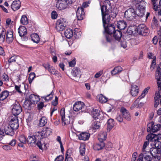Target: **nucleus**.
I'll return each mask as SVG.
<instances>
[{
  "label": "nucleus",
  "instance_id": "f257e3e1",
  "mask_svg": "<svg viewBox=\"0 0 161 161\" xmlns=\"http://www.w3.org/2000/svg\"><path fill=\"white\" fill-rule=\"evenodd\" d=\"M111 8L110 3L108 1L105 2L101 7L103 25L105 31L107 33L105 36L107 41L109 42H112L113 41L111 34L115 31L114 25L112 24H108L110 20L109 13Z\"/></svg>",
  "mask_w": 161,
  "mask_h": 161
},
{
  "label": "nucleus",
  "instance_id": "f03ea898",
  "mask_svg": "<svg viewBox=\"0 0 161 161\" xmlns=\"http://www.w3.org/2000/svg\"><path fill=\"white\" fill-rule=\"evenodd\" d=\"M135 6L136 10L133 8H130L125 12L124 16L127 19L131 20L137 16L142 17L144 15L145 7L142 5V3H137Z\"/></svg>",
  "mask_w": 161,
  "mask_h": 161
},
{
  "label": "nucleus",
  "instance_id": "7ed1b4c3",
  "mask_svg": "<svg viewBox=\"0 0 161 161\" xmlns=\"http://www.w3.org/2000/svg\"><path fill=\"white\" fill-rule=\"evenodd\" d=\"M37 132L35 133L33 135L29 136L27 138V143L31 146H34L36 145L39 148L42 150V147L41 142V139Z\"/></svg>",
  "mask_w": 161,
  "mask_h": 161
},
{
  "label": "nucleus",
  "instance_id": "20e7f679",
  "mask_svg": "<svg viewBox=\"0 0 161 161\" xmlns=\"http://www.w3.org/2000/svg\"><path fill=\"white\" fill-rule=\"evenodd\" d=\"M52 132V129L48 127H45L43 128L42 130L38 131L40 139L41 140L44 138H47L51 135Z\"/></svg>",
  "mask_w": 161,
  "mask_h": 161
},
{
  "label": "nucleus",
  "instance_id": "39448f33",
  "mask_svg": "<svg viewBox=\"0 0 161 161\" xmlns=\"http://www.w3.org/2000/svg\"><path fill=\"white\" fill-rule=\"evenodd\" d=\"M74 24L75 26H74V25L72 27L73 29H71V32L72 33L71 35H72V37L73 36L75 38L78 39L81 36V33L80 32V29L78 28H75L76 27V25H77V20H74V21L73 22V24Z\"/></svg>",
  "mask_w": 161,
  "mask_h": 161
},
{
  "label": "nucleus",
  "instance_id": "423d86ee",
  "mask_svg": "<svg viewBox=\"0 0 161 161\" xmlns=\"http://www.w3.org/2000/svg\"><path fill=\"white\" fill-rule=\"evenodd\" d=\"M68 22L63 19H58L56 23V29L58 31H63L67 25Z\"/></svg>",
  "mask_w": 161,
  "mask_h": 161
},
{
  "label": "nucleus",
  "instance_id": "0eeeda50",
  "mask_svg": "<svg viewBox=\"0 0 161 161\" xmlns=\"http://www.w3.org/2000/svg\"><path fill=\"white\" fill-rule=\"evenodd\" d=\"M161 128V125H154L153 122H149L147 125V131L148 132H155L159 130Z\"/></svg>",
  "mask_w": 161,
  "mask_h": 161
},
{
  "label": "nucleus",
  "instance_id": "6e6552de",
  "mask_svg": "<svg viewBox=\"0 0 161 161\" xmlns=\"http://www.w3.org/2000/svg\"><path fill=\"white\" fill-rule=\"evenodd\" d=\"M11 108L12 113L14 116L19 115L22 111L21 106L18 102L12 105Z\"/></svg>",
  "mask_w": 161,
  "mask_h": 161
},
{
  "label": "nucleus",
  "instance_id": "1a4fd4ad",
  "mask_svg": "<svg viewBox=\"0 0 161 161\" xmlns=\"http://www.w3.org/2000/svg\"><path fill=\"white\" fill-rule=\"evenodd\" d=\"M137 32L140 35L145 36L148 33V28L144 24L139 25L137 28Z\"/></svg>",
  "mask_w": 161,
  "mask_h": 161
},
{
  "label": "nucleus",
  "instance_id": "9d476101",
  "mask_svg": "<svg viewBox=\"0 0 161 161\" xmlns=\"http://www.w3.org/2000/svg\"><path fill=\"white\" fill-rule=\"evenodd\" d=\"M150 151L151 155L155 158V161H158L160 159V157L157 155L161 153V149L153 147L151 148Z\"/></svg>",
  "mask_w": 161,
  "mask_h": 161
},
{
  "label": "nucleus",
  "instance_id": "9b49d317",
  "mask_svg": "<svg viewBox=\"0 0 161 161\" xmlns=\"http://www.w3.org/2000/svg\"><path fill=\"white\" fill-rule=\"evenodd\" d=\"M9 123V125L14 130L18 128L19 125L18 123V119L17 116H14V117L11 119Z\"/></svg>",
  "mask_w": 161,
  "mask_h": 161
},
{
  "label": "nucleus",
  "instance_id": "f8f14e48",
  "mask_svg": "<svg viewBox=\"0 0 161 161\" xmlns=\"http://www.w3.org/2000/svg\"><path fill=\"white\" fill-rule=\"evenodd\" d=\"M6 40L8 43L12 42L14 40L13 31L11 29H8L6 31Z\"/></svg>",
  "mask_w": 161,
  "mask_h": 161
},
{
  "label": "nucleus",
  "instance_id": "ddd939ff",
  "mask_svg": "<svg viewBox=\"0 0 161 161\" xmlns=\"http://www.w3.org/2000/svg\"><path fill=\"white\" fill-rule=\"evenodd\" d=\"M76 17L77 20H82L85 17V12L82 8L79 7L76 12Z\"/></svg>",
  "mask_w": 161,
  "mask_h": 161
},
{
  "label": "nucleus",
  "instance_id": "4468645a",
  "mask_svg": "<svg viewBox=\"0 0 161 161\" xmlns=\"http://www.w3.org/2000/svg\"><path fill=\"white\" fill-rule=\"evenodd\" d=\"M120 112L124 119L128 121L131 120V118L130 114L125 108L124 107H122L121 109Z\"/></svg>",
  "mask_w": 161,
  "mask_h": 161
},
{
  "label": "nucleus",
  "instance_id": "2eb2a0df",
  "mask_svg": "<svg viewBox=\"0 0 161 161\" xmlns=\"http://www.w3.org/2000/svg\"><path fill=\"white\" fill-rule=\"evenodd\" d=\"M3 130L5 133L6 135L12 136L14 133V130L8 124H6L4 125Z\"/></svg>",
  "mask_w": 161,
  "mask_h": 161
},
{
  "label": "nucleus",
  "instance_id": "dca6fc26",
  "mask_svg": "<svg viewBox=\"0 0 161 161\" xmlns=\"http://www.w3.org/2000/svg\"><path fill=\"white\" fill-rule=\"evenodd\" d=\"M84 104L83 102L78 101L73 105V109L75 111H78L82 109L84 107Z\"/></svg>",
  "mask_w": 161,
  "mask_h": 161
},
{
  "label": "nucleus",
  "instance_id": "f3484780",
  "mask_svg": "<svg viewBox=\"0 0 161 161\" xmlns=\"http://www.w3.org/2000/svg\"><path fill=\"white\" fill-rule=\"evenodd\" d=\"M21 6V2L19 0H15L14 1L11 5V7L14 11H16L19 9Z\"/></svg>",
  "mask_w": 161,
  "mask_h": 161
},
{
  "label": "nucleus",
  "instance_id": "a211bd4d",
  "mask_svg": "<svg viewBox=\"0 0 161 161\" xmlns=\"http://www.w3.org/2000/svg\"><path fill=\"white\" fill-rule=\"evenodd\" d=\"M19 140L20 143H19L18 146L21 147H24V144H25L27 142V138H26L25 136L21 135L19 137Z\"/></svg>",
  "mask_w": 161,
  "mask_h": 161
},
{
  "label": "nucleus",
  "instance_id": "6ab92c4d",
  "mask_svg": "<svg viewBox=\"0 0 161 161\" xmlns=\"http://www.w3.org/2000/svg\"><path fill=\"white\" fill-rule=\"evenodd\" d=\"M158 136L153 134H148L146 137L147 139L148 142H152V143L154 142L156 140H158Z\"/></svg>",
  "mask_w": 161,
  "mask_h": 161
},
{
  "label": "nucleus",
  "instance_id": "aec40b11",
  "mask_svg": "<svg viewBox=\"0 0 161 161\" xmlns=\"http://www.w3.org/2000/svg\"><path fill=\"white\" fill-rule=\"evenodd\" d=\"M117 28L120 30H124L127 27L126 22L123 20H120L117 23Z\"/></svg>",
  "mask_w": 161,
  "mask_h": 161
},
{
  "label": "nucleus",
  "instance_id": "412c9836",
  "mask_svg": "<svg viewBox=\"0 0 161 161\" xmlns=\"http://www.w3.org/2000/svg\"><path fill=\"white\" fill-rule=\"evenodd\" d=\"M139 92V88L137 86L133 85L131 86L130 90V93L132 96H136Z\"/></svg>",
  "mask_w": 161,
  "mask_h": 161
},
{
  "label": "nucleus",
  "instance_id": "4be33fe9",
  "mask_svg": "<svg viewBox=\"0 0 161 161\" xmlns=\"http://www.w3.org/2000/svg\"><path fill=\"white\" fill-rule=\"evenodd\" d=\"M127 33L130 35H135L137 32V28L135 26H130L128 28Z\"/></svg>",
  "mask_w": 161,
  "mask_h": 161
},
{
  "label": "nucleus",
  "instance_id": "5701e85b",
  "mask_svg": "<svg viewBox=\"0 0 161 161\" xmlns=\"http://www.w3.org/2000/svg\"><path fill=\"white\" fill-rule=\"evenodd\" d=\"M107 137V134L105 131H101L98 136V139L100 142H103Z\"/></svg>",
  "mask_w": 161,
  "mask_h": 161
},
{
  "label": "nucleus",
  "instance_id": "b1692460",
  "mask_svg": "<svg viewBox=\"0 0 161 161\" xmlns=\"http://www.w3.org/2000/svg\"><path fill=\"white\" fill-rule=\"evenodd\" d=\"M18 31L19 36L21 37L24 36L27 33L26 28L24 26H20L18 29Z\"/></svg>",
  "mask_w": 161,
  "mask_h": 161
},
{
  "label": "nucleus",
  "instance_id": "393cba45",
  "mask_svg": "<svg viewBox=\"0 0 161 161\" xmlns=\"http://www.w3.org/2000/svg\"><path fill=\"white\" fill-rule=\"evenodd\" d=\"M107 130L109 131L114 125V120L112 119H109L107 121Z\"/></svg>",
  "mask_w": 161,
  "mask_h": 161
},
{
  "label": "nucleus",
  "instance_id": "a878e982",
  "mask_svg": "<svg viewBox=\"0 0 161 161\" xmlns=\"http://www.w3.org/2000/svg\"><path fill=\"white\" fill-rule=\"evenodd\" d=\"M160 98L161 99V95L159 93L156 92L155 95L154 99V107L155 108L157 107L159 104Z\"/></svg>",
  "mask_w": 161,
  "mask_h": 161
},
{
  "label": "nucleus",
  "instance_id": "bb28decb",
  "mask_svg": "<svg viewBox=\"0 0 161 161\" xmlns=\"http://www.w3.org/2000/svg\"><path fill=\"white\" fill-rule=\"evenodd\" d=\"M90 136V134L88 133L82 132L80 134L79 138L80 140L86 141L88 139Z\"/></svg>",
  "mask_w": 161,
  "mask_h": 161
},
{
  "label": "nucleus",
  "instance_id": "cd10ccee",
  "mask_svg": "<svg viewBox=\"0 0 161 161\" xmlns=\"http://www.w3.org/2000/svg\"><path fill=\"white\" fill-rule=\"evenodd\" d=\"M105 145V143L103 142H100L99 143L95 144L93 148L94 150H99L102 149Z\"/></svg>",
  "mask_w": 161,
  "mask_h": 161
},
{
  "label": "nucleus",
  "instance_id": "c85d7f7f",
  "mask_svg": "<svg viewBox=\"0 0 161 161\" xmlns=\"http://www.w3.org/2000/svg\"><path fill=\"white\" fill-rule=\"evenodd\" d=\"M80 73V70L76 67L73 68L71 71L72 75L75 77H78L79 76Z\"/></svg>",
  "mask_w": 161,
  "mask_h": 161
},
{
  "label": "nucleus",
  "instance_id": "c756f323",
  "mask_svg": "<svg viewBox=\"0 0 161 161\" xmlns=\"http://www.w3.org/2000/svg\"><path fill=\"white\" fill-rule=\"evenodd\" d=\"M114 37L115 40L118 41L120 40L122 36V32L119 30H116L114 32Z\"/></svg>",
  "mask_w": 161,
  "mask_h": 161
},
{
  "label": "nucleus",
  "instance_id": "7c9ffc66",
  "mask_svg": "<svg viewBox=\"0 0 161 161\" xmlns=\"http://www.w3.org/2000/svg\"><path fill=\"white\" fill-rule=\"evenodd\" d=\"M100 115V111L99 110L93 109L92 112V117L95 119H97Z\"/></svg>",
  "mask_w": 161,
  "mask_h": 161
},
{
  "label": "nucleus",
  "instance_id": "2f4dec72",
  "mask_svg": "<svg viewBox=\"0 0 161 161\" xmlns=\"http://www.w3.org/2000/svg\"><path fill=\"white\" fill-rule=\"evenodd\" d=\"M29 98L31 101L34 102V103L38 102L40 99L38 96H37L33 94L30 95Z\"/></svg>",
  "mask_w": 161,
  "mask_h": 161
},
{
  "label": "nucleus",
  "instance_id": "473e14b6",
  "mask_svg": "<svg viewBox=\"0 0 161 161\" xmlns=\"http://www.w3.org/2000/svg\"><path fill=\"white\" fill-rule=\"evenodd\" d=\"M9 92L6 90L2 92L0 94V100H3L8 96Z\"/></svg>",
  "mask_w": 161,
  "mask_h": 161
},
{
  "label": "nucleus",
  "instance_id": "72a5a7b5",
  "mask_svg": "<svg viewBox=\"0 0 161 161\" xmlns=\"http://www.w3.org/2000/svg\"><path fill=\"white\" fill-rule=\"evenodd\" d=\"M32 40L34 42L38 43L40 41L39 36L36 33H33L31 35Z\"/></svg>",
  "mask_w": 161,
  "mask_h": 161
},
{
  "label": "nucleus",
  "instance_id": "f704fd0d",
  "mask_svg": "<svg viewBox=\"0 0 161 161\" xmlns=\"http://www.w3.org/2000/svg\"><path fill=\"white\" fill-rule=\"evenodd\" d=\"M6 34L5 30L3 28L1 33H0V44L3 43L4 41Z\"/></svg>",
  "mask_w": 161,
  "mask_h": 161
},
{
  "label": "nucleus",
  "instance_id": "c9c22d12",
  "mask_svg": "<svg viewBox=\"0 0 161 161\" xmlns=\"http://www.w3.org/2000/svg\"><path fill=\"white\" fill-rule=\"evenodd\" d=\"M54 94V92L53 91V90L50 94L47 95V96H45L42 97L46 101H48L49 100H52Z\"/></svg>",
  "mask_w": 161,
  "mask_h": 161
},
{
  "label": "nucleus",
  "instance_id": "e433bc0d",
  "mask_svg": "<svg viewBox=\"0 0 161 161\" xmlns=\"http://www.w3.org/2000/svg\"><path fill=\"white\" fill-rule=\"evenodd\" d=\"M20 22L21 24L25 25H27L28 24V20L26 15H23L22 16Z\"/></svg>",
  "mask_w": 161,
  "mask_h": 161
},
{
  "label": "nucleus",
  "instance_id": "4c0bfd02",
  "mask_svg": "<svg viewBox=\"0 0 161 161\" xmlns=\"http://www.w3.org/2000/svg\"><path fill=\"white\" fill-rule=\"evenodd\" d=\"M160 140L159 138L158 140H156V141H154L151 145L153 144L154 146V148H157L158 149H161V143L160 142Z\"/></svg>",
  "mask_w": 161,
  "mask_h": 161
},
{
  "label": "nucleus",
  "instance_id": "58836bf2",
  "mask_svg": "<svg viewBox=\"0 0 161 161\" xmlns=\"http://www.w3.org/2000/svg\"><path fill=\"white\" fill-rule=\"evenodd\" d=\"M47 122V119L45 117H42L39 120V125L41 127L44 126Z\"/></svg>",
  "mask_w": 161,
  "mask_h": 161
},
{
  "label": "nucleus",
  "instance_id": "ea45409f",
  "mask_svg": "<svg viewBox=\"0 0 161 161\" xmlns=\"http://www.w3.org/2000/svg\"><path fill=\"white\" fill-rule=\"evenodd\" d=\"M122 68L119 66L115 67L113 70L111 71V73L113 75H115L120 73L122 70Z\"/></svg>",
  "mask_w": 161,
  "mask_h": 161
},
{
  "label": "nucleus",
  "instance_id": "a19ab883",
  "mask_svg": "<svg viewBox=\"0 0 161 161\" xmlns=\"http://www.w3.org/2000/svg\"><path fill=\"white\" fill-rule=\"evenodd\" d=\"M158 22L157 19L154 17L153 19L151 25L153 29H155V28L158 26Z\"/></svg>",
  "mask_w": 161,
  "mask_h": 161
},
{
  "label": "nucleus",
  "instance_id": "79ce46f5",
  "mask_svg": "<svg viewBox=\"0 0 161 161\" xmlns=\"http://www.w3.org/2000/svg\"><path fill=\"white\" fill-rule=\"evenodd\" d=\"M98 97L99 101L101 103H105L107 101V98L102 94L99 95L98 96Z\"/></svg>",
  "mask_w": 161,
  "mask_h": 161
},
{
  "label": "nucleus",
  "instance_id": "37998d69",
  "mask_svg": "<svg viewBox=\"0 0 161 161\" xmlns=\"http://www.w3.org/2000/svg\"><path fill=\"white\" fill-rule=\"evenodd\" d=\"M85 146L83 144H81L80 147V152L81 155H85Z\"/></svg>",
  "mask_w": 161,
  "mask_h": 161
},
{
  "label": "nucleus",
  "instance_id": "c03bdc74",
  "mask_svg": "<svg viewBox=\"0 0 161 161\" xmlns=\"http://www.w3.org/2000/svg\"><path fill=\"white\" fill-rule=\"evenodd\" d=\"M150 88V87L149 86H148L147 88H145L143 91L141 95L138 97L139 98L141 99L143 98L146 94L147 93Z\"/></svg>",
  "mask_w": 161,
  "mask_h": 161
},
{
  "label": "nucleus",
  "instance_id": "a18cd8bd",
  "mask_svg": "<svg viewBox=\"0 0 161 161\" xmlns=\"http://www.w3.org/2000/svg\"><path fill=\"white\" fill-rule=\"evenodd\" d=\"M65 161H70V150L69 149L66 152Z\"/></svg>",
  "mask_w": 161,
  "mask_h": 161
},
{
  "label": "nucleus",
  "instance_id": "49530a36",
  "mask_svg": "<svg viewBox=\"0 0 161 161\" xmlns=\"http://www.w3.org/2000/svg\"><path fill=\"white\" fill-rule=\"evenodd\" d=\"M35 77V74L34 72H31L28 78L29 82L30 84L31 83Z\"/></svg>",
  "mask_w": 161,
  "mask_h": 161
},
{
  "label": "nucleus",
  "instance_id": "de8ad7c7",
  "mask_svg": "<svg viewBox=\"0 0 161 161\" xmlns=\"http://www.w3.org/2000/svg\"><path fill=\"white\" fill-rule=\"evenodd\" d=\"M64 118H64L63 120H62V125H69L70 124V116H68V118L67 119H66L65 120L64 119Z\"/></svg>",
  "mask_w": 161,
  "mask_h": 161
},
{
  "label": "nucleus",
  "instance_id": "09e8293b",
  "mask_svg": "<svg viewBox=\"0 0 161 161\" xmlns=\"http://www.w3.org/2000/svg\"><path fill=\"white\" fill-rule=\"evenodd\" d=\"M64 35L67 38L70 39V29H67L64 32Z\"/></svg>",
  "mask_w": 161,
  "mask_h": 161
},
{
  "label": "nucleus",
  "instance_id": "8fccbe9b",
  "mask_svg": "<svg viewBox=\"0 0 161 161\" xmlns=\"http://www.w3.org/2000/svg\"><path fill=\"white\" fill-rule=\"evenodd\" d=\"M47 70L50 73L53 75H56L57 74V71H55L54 68L51 65H50Z\"/></svg>",
  "mask_w": 161,
  "mask_h": 161
},
{
  "label": "nucleus",
  "instance_id": "3c124183",
  "mask_svg": "<svg viewBox=\"0 0 161 161\" xmlns=\"http://www.w3.org/2000/svg\"><path fill=\"white\" fill-rule=\"evenodd\" d=\"M157 0H151L152 3L153 5V8L155 11H158V8H159L158 6H157L156 4V2Z\"/></svg>",
  "mask_w": 161,
  "mask_h": 161
},
{
  "label": "nucleus",
  "instance_id": "603ef678",
  "mask_svg": "<svg viewBox=\"0 0 161 161\" xmlns=\"http://www.w3.org/2000/svg\"><path fill=\"white\" fill-rule=\"evenodd\" d=\"M140 99V98H139V97H138L137 99L133 103L132 105L130 107V109H133L134 108H135L136 107L137 108V104H138V101H139V100Z\"/></svg>",
  "mask_w": 161,
  "mask_h": 161
},
{
  "label": "nucleus",
  "instance_id": "864d4df0",
  "mask_svg": "<svg viewBox=\"0 0 161 161\" xmlns=\"http://www.w3.org/2000/svg\"><path fill=\"white\" fill-rule=\"evenodd\" d=\"M60 115L62 120H63L64 118H65V108H62L60 111Z\"/></svg>",
  "mask_w": 161,
  "mask_h": 161
},
{
  "label": "nucleus",
  "instance_id": "5fc2aeb1",
  "mask_svg": "<svg viewBox=\"0 0 161 161\" xmlns=\"http://www.w3.org/2000/svg\"><path fill=\"white\" fill-rule=\"evenodd\" d=\"M58 16V14L56 11H53L51 13V18L53 19H57Z\"/></svg>",
  "mask_w": 161,
  "mask_h": 161
},
{
  "label": "nucleus",
  "instance_id": "6e6d98bb",
  "mask_svg": "<svg viewBox=\"0 0 161 161\" xmlns=\"http://www.w3.org/2000/svg\"><path fill=\"white\" fill-rule=\"evenodd\" d=\"M92 127L93 129H98L100 127L99 123L94 122L93 124Z\"/></svg>",
  "mask_w": 161,
  "mask_h": 161
},
{
  "label": "nucleus",
  "instance_id": "4d7b16f0",
  "mask_svg": "<svg viewBox=\"0 0 161 161\" xmlns=\"http://www.w3.org/2000/svg\"><path fill=\"white\" fill-rule=\"evenodd\" d=\"M103 70L100 71L95 74L94 75V77L96 78H99L102 75V74H103Z\"/></svg>",
  "mask_w": 161,
  "mask_h": 161
},
{
  "label": "nucleus",
  "instance_id": "13d9d810",
  "mask_svg": "<svg viewBox=\"0 0 161 161\" xmlns=\"http://www.w3.org/2000/svg\"><path fill=\"white\" fill-rule=\"evenodd\" d=\"M16 58L17 57L16 56H12L9 59L8 62L10 63H11L13 62H15Z\"/></svg>",
  "mask_w": 161,
  "mask_h": 161
},
{
  "label": "nucleus",
  "instance_id": "bf43d9fd",
  "mask_svg": "<svg viewBox=\"0 0 161 161\" xmlns=\"http://www.w3.org/2000/svg\"><path fill=\"white\" fill-rule=\"evenodd\" d=\"M149 143V142L148 141H146L145 142L143 145V148H142V151L143 152H146V148L147 147V146L148 145Z\"/></svg>",
  "mask_w": 161,
  "mask_h": 161
},
{
  "label": "nucleus",
  "instance_id": "052dcab7",
  "mask_svg": "<svg viewBox=\"0 0 161 161\" xmlns=\"http://www.w3.org/2000/svg\"><path fill=\"white\" fill-rule=\"evenodd\" d=\"M144 158L146 161H152V157L150 156L144 155Z\"/></svg>",
  "mask_w": 161,
  "mask_h": 161
},
{
  "label": "nucleus",
  "instance_id": "680f3d73",
  "mask_svg": "<svg viewBox=\"0 0 161 161\" xmlns=\"http://www.w3.org/2000/svg\"><path fill=\"white\" fill-rule=\"evenodd\" d=\"M5 132L3 129H0V140H2L3 137L5 136Z\"/></svg>",
  "mask_w": 161,
  "mask_h": 161
},
{
  "label": "nucleus",
  "instance_id": "e2e57ef3",
  "mask_svg": "<svg viewBox=\"0 0 161 161\" xmlns=\"http://www.w3.org/2000/svg\"><path fill=\"white\" fill-rule=\"evenodd\" d=\"M64 157L61 155H60L57 156L55 159L54 161H63Z\"/></svg>",
  "mask_w": 161,
  "mask_h": 161
},
{
  "label": "nucleus",
  "instance_id": "0e129e2a",
  "mask_svg": "<svg viewBox=\"0 0 161 161\" xmlns=\"http://www.w3.org/2000/svg\"><path fill=\"white\" fill-rule=\"evenodd\" d=\"M21 85L17 86L15 85V89L19 93H21L22 92L20 90V88Z\"/></svg>",
  "mask_w": 161,
  "mask_h": 161
},
{
  "label": "nucleus",
  "instance_id": "69168bd1",
  "mask_svg": "<svg viewBox=\"0 0 161 161\" xmlns=\"http://www.w3.org/2000/svg\"><path fill=\"white\" fill-rule=\"evenodd\" d=\"M44 104L43 102H41L39 104L37 105V109L39 110L42 109L44 107Z\"/></svg>",
  "mask_w": 161,
  "mask_h": 161
},
{
  "label": "nucleus",
  "instance_id": "338daca9",
  "mask_svg": "<svg viewBox=\"0 0 161 161\" xmlns=\"http://www.w3.org/2000/svg\"><path fill=\"white\" fill-rule=\"evenodd\" d=\"M116 119L118 122H122L123 121V118L120 115H119L117 116Z\"/></svg>",
  "mask_w": 161,
  "mask_h": 161
},
{
  "label": "nucleus",
  "instance_id": "774afa93",
  "mask_svg": "<svg viewBox=\"0 0 161 161\" xmlns=\"http://www.w3.org/2000/svg\"><path fill=\"white\" fill-rule=\"evenodd\" d=\"M3 80L7 81L8 80V75L5 73H4L2 76Z\"/></svg>",
  "mask_w": 161,
  "mask_h": 161
}]
</instances>
